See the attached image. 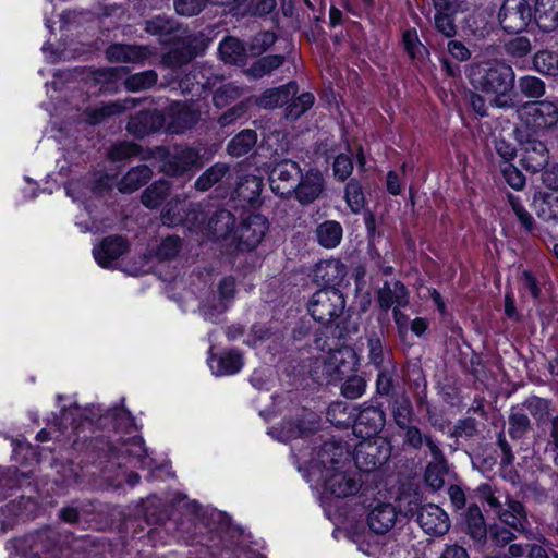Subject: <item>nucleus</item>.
Segmentation results:
<instances>
[{
  "label": "nucleus",
  "instance_id": "41",
  "mask_svg": "<svg viewBox=\"0 0 558 558\" xmlns=\"http://www.w3.org/2000/svg\"><path fill=\"white\" fill-rule=\"evenodd\" d=\"M229 171L230 168L227 163L217 162L213 165L195 181L196 190H209L214 184L220 182L223 178H226L229 174Z\"/></svg>",
  "mask_w": 558,
  "mask_h": 558
},
{
  "label": "nucleus",
  "instance_id": "32",
  "mask_svg": "<svg viewBox=\"0 0 558 558\" xmlns=\"http://www.w3.org/2000/svg\"><path fill=\"white\" fill-rule=\"evenodd\" d=\"M153 175L151 169L146 165H140L130 169L119 181L118 190L121 193H133L146 184Z\"/></svg>",
  "mask_w": 558,
  "mask_h": 558
},
{
  "label": "nucleus",
  "instance_id": "23",
  "mask_svg": "<svg viewBox=\"0 0 558 558\" xmlns=\"http://www.w3.org/2000/svg\"><path fill=\"white\" fill-rule=\"evenodd\" d=\"M151 54L148 46L114 44L107 48L106 56L111 62H142Z\"/></svg>",
  "mask_w": 558,
  "mask_h": 558
},
{
  "label": "nucleus",
  "instance_id": "62",
  "mask_svg": "<svg viewBox=\"0 0 558 558\" xmlns=\"http://www.w3.org/2000/svg\"><path fill=\"white\" fill-rule=\"evenodd\" d=\"M452 15L450 13H435L434 16L435 28L447 38H451L457 34V26Z\"/></svg>",
  "mask_w": 558,
  "mask_h": 558
},
{
  "label": "nucleus",
  "instance_id": "42",
  "mask_svg": "<svg viewBox=\"0 0 558 558\" xmlns=\"http://www.w3.org/2000/svg\"><path fill=\"white\" fill-rule=\"evenodd\" d=\"M392 415L398 427H407L413 416V408L409 397L402 392L392 402Z\"/></svg>",
  "mask_w": 558,
  "mask_h": 558
},
{
  "label": "nucleus",
  "instance_id": "56",
  "mask_svg": "<svg viewBox=\"0 0 558 558\" xmlns=\"http://www.w3.org/2000/svg\"><path fill=\"white\" fill-rule=\"evenodd\" d=\"M515 531L506 525L493 524L488 527L487 539L497 548H504L517 538Z\"/></svg>",
  "mask_w": 558,
  "mask_h": 558
},
{
  "label": "nucleus",
  "instance_id": "51",
  "mask_svg": "<svg viewBox=\"0 0 558 558\" xmlns=\"http://www.w3.org/2000/svg\"><path fill=\"white\" fill-rule=\"evenodd\" d=\"M193 58L194 51L192 47L183 43L170 49L162 57V63L170 68H180L189 63Z\"/></svg>",
  "mask_w": 558,
  "mask_h": 558
},
{
  "label": "nucleus",
  "instance_id": "31",
  "mask_svg": "<svg viewBox=\"0 0 558 558\" xmlns=\"http://www.w3.org/2000/svg\"><path fill=\"white\" fill-rule=\"evenodd\" d=\"M218 292L220 302L214 306L209 307L207 304L202 306L203 316L206 319L214 320L216 318V314H221L227 310V303L233 300L235 294V279L232 277H225L221 279L218 286Z\"/></svg>",
  "mask_w": 558,
  "mask_h": 558
},
{
  "label": "nucleus",
  "instance_id": "10",
  "mask_svg": "<svg viewBox=\"0 0 558 558\" xmlns=\"http://www.w3.org/2000/svg\"><path fill=\"white\" fill-rule=\"evenodd\" d=\"M201 120V110L194 104H171L165 114L166 129L171 134H182Z\"/></svg>",
  "mask_w": 558,
  "mask_h": 558
},
{
  "label": "nucleus",
  "instance_id": "49",
  "mask_svg": "<svg viewBox=\"0 0 558 558\" xmlns=\"http://www.w3.org/2000/svg\"><path fill=\"white\" fill-rule=\"evenodd\" d=\"M475 494L478 500L486 502L488 508L494 511L495 514H497L499 509L505 504L501 499L502 496L500 490L489 483L480 484L475 489Z\"/></svg>",
  "mask_w": 558,
  "mask_h": 558
},
{
  "label": "nucleus",
  "instance_id": "33",
  "mask_svg": "<svg viewBox=\"0 0 558 558\" xmlns=\"http://www.w3.org/2000/svg\"><path fill=\"white\" fill-rule=\"evenodd\" d=\"M219 54L223 62L234 65L245 63L246 48L243 43L235 37H226L219 45Z\"/></svg>",
  "mask_w": 558,
  "mask_h": 558
},
{
  "label": "nucleus",
  "instance_id": "1",
  "mask_svg": "<svg viewBox=\"0 0 558 558\" xmlns=\"http://www.w3.org/2000/svg\"><path fill=\"white\" fill-rule=\"evenodd\" d=\"M473 87L494 95L492 106L499 109H513L517 106L513 92L515 73L511 65L501 61L473 63L469 69Z\"/></svg>",
  "mask_w": 558,
  "mask_h": 558
},
{
  "label": "nucleus",
  "instance_id": "24",
  "mask_svg": "<svg viewBox=\"0 0 558 558\" xmlns=\"http://www.w3.org/2000/svg\"><path fill=\"white\" fill-rule=\"evenodd\" d=\"M432 445V458L425 470V481L434 489L442 487L445 480L444 476L448 471L447 459L438 444Z\"/></svg>",
  "mask_w": 558,
  "mask_h": 558
},
{
  "label": "nucleus",
  "instance_id": "2",
  "mask_svg": "<svg viewBox=\"0 0 558 558\" xmlns=\"http://www.w3.org/2000/svg\"><path fill=\"white\" fill-rule=\"evenodd\" d=\"M345 448L336 441H326L317 453V462L325 470V489L337 498L355 495L361 486L360 474L352 470Z\"/></svg>",
  "mask_w": 558,
  "mask_h": 558
},
{
  "label": "nucleus",
  "instance_id": "21",
  "mask_svg": "<svg viewBox=\"0 0 558 558\" xmlns=\"http://www.w3.org/2000/svg\"><path fill=\"white\" fill-rule=\"evenodd\" d=\"M126 250L128 243L121 235H110L94 247L93 254L96 262L101 267H109L111 263L122 256Z\"/></svg>",
  "mask_w": 558,
  "mask_h": 558
},
{
  "label": "nucleus",
  "instance_id": "3",
  "mask_svg": "<svg viewBox=\"0 0 558 558\" xmlns=\"http://www.w3.org/2000/svg\"><path fill=\"white\" fill-rule=\"evenodd\" d=\"M154 157L160 171L167 175L180 177L202 167L199 151L189 146H175L172 149L157 147Z\"/></svg>",
  "mask_w": 558,
  "mask_h": 558
},
{
  "label": "nucleus",
  "instance_id": "19",
  "mask_svg": "<svg viewBox=\"0 0 558 558\" xmlns=\"http://www.w3.org/2000/svg\"><path fill=\"white\" fill-rule=\"evenodd\" d=\"M348 268L338 258L324 259L318 262L313 269L314 281L329 286L335 289L340 286L347 277Z\"/></svg>",
  "mask_w": 558,
  "mask_h": 558
},
{
  "label": "nucleus",
  "instance_id": "17",
  "mask_svg": "<svg viewBox=\"0 0 558 558\" xmlns=\"http://www.w3.org/2000/svg\"><path fill=\"white\" fill-rule=\"evenodd\" d=\"M548 160L549 150L542 141L527 138L522 144L520 163L526 171L536 173L547 166Z\"/></svg>",
  "mask_w": 558,
  "mask_h": 558
},
{
  "label": "nucleus",
  "instance_id": "48",
  "mask_svg": "<svg viewBox=\"0 0 558 558\" xmlns=\"http://www.w3.org/2000/svg\"><path fill=\"white\" fill-rule=\"evenodd\" d=\"M315 101V97L312 93H303L296 98L292 99L290 102L288 101L284 114L286 118L290 121L298 120L301 116H303L307 110H310Z\"/></svg>",
  "mask_w": 558,
  "mask_h": 558
},
{
  "label": "nucleus",
  "instance_id": "15",
  "mask_svg": "<svg viewBox=\"0 0 558 558\" xmlns=\"http://www.w3.org/2000/svg\"><path fill=\"white\" fill-rule=\"evenodd\" d=\"M417 522L426 534L433 536H441L450 529L448 514L434 504H428L420 508Z\"/></svg>",
  "mask_w": 558,
  "mask_h": 558
},
{
  "label": "nucleus",
  "instance_id": "28",
  "mask_svg": "<svg viewBox=\"0 0 558 558\" xmlns=\"http://www.w3.org/2000/svg\"><path fill=\"white\" fill-rule=\"evenodd\" d=\"M263 182L256 175H244L240 179L234 192L233 199L242 205L255 206L259 202Z\"/></svg>",
  "mask_w": 558,
  "mask_h": 558
},
{
  "label": "nucleus",
  "instance_id": "59",
  "mask_svg": "<svg viewBox=\"0 0 558 558\" xmlns=\"http://www.w3.org/2000/svg\"><path fill=\"white\" fill-rule=\"evenodd\" d=\"M184 203L180 201H171L161 214V221L165 226L173 227L181 223L184 219Z\"/></svg>",
  "mask_w": 558,
  "mask_h": 558
},
{
  "label": "nucleus",
  "instance_id": "13",
  "mask_svg": "<svg viewBox=\"0 0 558 558\" xmlns=\"http://www.w3.org/2000/svg\"><path fill=\"white\" fill-rule=\"evenodd\" d=\"M522 117L535 129H549L558 123V107L548 100L529 101L522 106Z\"/></svg>",
  "mask_w": 558,
  "mask_h": 558
},
{
  "label": "nucleus",
  "instance_id": "64",
  "mask_svg": "<svg viewBox=\"0 0 558 558\" xmlns=\"http://www.w3.org/2000/svg\"><path fill=\"white\" fill-rule=\"evenodd\" d=\"M506 52L514 58H523L531 51L529 38L520 36L511 39L505 46Z\"/></svg>",
  "mask_w": 558,
  "mask_h": 558
},
{
  "label": "nucleus",
  "instance_id": "22",
  "mask_svg": "<svg viewBox=\"0 0 558 558\" xmlns=\"http://www.w3.org/2000/svg\"><path fill=\"white\" fill-rule=\"evenodd\" d=\"M136 102L133 98H128L124 100H116L102 104L101 106L95 108H87L84 111L85 119L92 125L101 124L111 117L119 116L126 109L133 108Z\"/></svg>",
  "mask_w": 558,
  "mask_h": 558
},
{
  "label": "nucleus",
  "instance_id": "8",
  "mask_svg": "<svg viewBox=\"0 0 558 558\" xmlns=\"http://www.w3.org/2000/svg\"><path fill=\"white\" fill-rule=\"evenodd\" d=\"M268 228L269 223L265 216L260 214L247 215L236 229V247L246 251L255 248L263 241Z\"/></svg>",
  "mask_w": 558,
  "mask_h": 558
},
{
  "label": "nucleus",
  "instance_id": "37",
  "mask_svg": "<svg viewBox=\"0 0 558 558\" xmlns=\"http://www.w3.org/2000/svg\"><path fill=\"white\" fill-rule=\"evenodd\" d=\"M286 61L282 54H270L256 60L245 72L248 76L257 80L270 75Z\"/></svg>",
  "mask_w": 558,
  "mask_h": 558
},
{
  "label": "nucleus",
  "instance_id": "45",
  "mask_svg": "<svg viewBox=\"0 0 558 558\" xmlns=\"http://www.w3.org/2000/svg\"><path fill=\"white\" fill-rule=\"evenodd\" d=\"M508 423V433L513 440L522 439L532 428V423L529 416L522 411H517L515 409L511 410Z\"/></svg>",
  "mask_w": 558,
  "mask_h": 558
},
{
  "label": "nucleus",
  "instance_id": "61",
  "mask_svg": "<svg viewBox=\"0 0 558 558\" xmlns=\"http://www.w3.org/2000/svg\"><path fill=\"white\" fill-rule=\"evenodd\" d=\"M208 0H174L175 12L183 16H194L201 13Z\"/></svg>",
  "mask_w": 558,
  "mask_h": 558
},
{
  "label": "nucleus",
  "instance_id": "26",
  "mask_svg": "<svg viewBox=\"0 0 558 558\" xmlns=\"http://www.w3.org/2000/svg\"><path fill=\"white\" fill-rule=\"evenodd\" d=\"M209 366L216 376L233 375L243 367V355L236 349H231L209 359Z\"/></svg>",
  "mask_w": 558,
  "mask_h": 558
},
{
  "label": "nucleus",
  "instance_id": "54",
  "mask_svg": "<svg viewBox=\"0 0 558 558\" xmlns=\"http://www.w3.org/2000/svg\"><path fill=\"white\" fill-rule=\"evenodd\" d=\"M182 248V241L177 235L163 239L155 250V257L160 262L171 260L177 257Z\"/></svg>",
  "mask_w": 558,
  "mask_h": 558
},
{
  "label": "nucleus",
  "instance_id": "7",
  "mask_svg": "<svg viewBox=\"0 0 558 558\" xmlns=\"http://www.w3.org/2000/svg\"><path fill=\"white\" fill-rule=\"evenodd\" d=\"M532 10L526 0H505L498 12V21L507 33L518 34L531 22Z\"/></svg>",
  "mask_w": 558,
  "mask_h": 558
},
{
  "label": "nucleus",
  "instance_id": "12",
  "mask_svg": "<svg viewBox=\"0 0 558 558\" xmlns=\"http://www.w3.org/2000/svg\"><path fill=\"white\" fill-rule=\"evenodd\" d=\"M235 215L225 208L215 210L208 218L203 233L215 241H230L235 244L236 229Z\"/></svg>",
  "mask_w": 558,
  "mask_h": 558
},
{
  "label": "nucleus",
  "instance_id": "27",
  "mask_svg": "<svg viewBox=\"0 0 558 558\" xmlns=\"http://www.w3.org/2000/svg\"><path fill=\"white\" fill-rule=\"evenodd\" d=\"M298 93V85L290 82L286 85L268 88L256 99V105L259 108L272 109L287 104L291 96Z\"/></svg>",
  "mask_w": 558,
  "mask_h": 558
},
{
  "label": "nucleus",
  "instance_id": "39",
  "mask_svg": "<svg viewBox=\"0 0 558 558\" xmlns=\"http://www.w3.org/2000/svg\"><path fill=\"white\" fill-rule=\"evenodd\" d=\"M211 83L207 78L205 81V70L194 68L179 83V87L183 94H199L206 88H210Z\"/></svg>",
  "mask_w": 558,
  "mask_h": 558
},
{
  "label": "nucleus",
  "instance_id": "43",
  "mask_svg": "<svg viewBox=\"0 0 558 558\" xmlns=\"http://www.w3.org/2000/svg\"><path fill=\"white\" fill-rule=\"evenodd\" d=\"M367 349L369 363L375 368H381L387 365V361H391L389 350H385L381 339L375 332L371 333L367 338Z\"/></svg>",
  "mask_w": 558,
  "mask_h": 558
},
{
  "label": "nucleus",
  "instance_id": "4",
  "mask_svg": "<svg viewBox=\"0 0 558 558\" xmlns=\"http://www.w3.org/2000/svg\"><path fill=\"white\" fill-rule=\"evenodd\" d=\"M306 306L314 320L329 325L343 314L345 299L338 289L325 288L313 293Z\"/></svg>",
  "mask_w": 558,
  "mask_h": 558
},
{
  "label": "nucleus",
  "instance_id": "46",
  "mask_svg": "<svg viewBox=\"0 0 558 558\" xmlns=\"http://www.w3.org/2000/svg\"><path fill=\"white\" fill-rule=\"evenodd\" d=\"M157 80L158 74L154 70H147L128 76L124 81V87L129 92L136 93L153 87Z\"/></svg>",
  "mask_w": 558,
  "mask_h": 558
},
{
  "label": "nucleus",
  "instance_id": "11",
  "mask_svg": "<svg viewBox=\"0 0 558 558\" xmlns=\"http://www.w3.org/2000/svg\"><path fill=\"white\" fill-rule=\"evenodd\" d=\"M496 517L504 525L510 527L517 533L525 537L532 535L529 513L522 501L506 495L505 504L499 509Z\"/></svg>",
  "mask_w": 558,
  "mask_h": 558
},
{
  "label": "nucleus",
  "instance_id": "6",
  "mask_svg": "<svg viewBox=\"0 0 558 558\" xmlns=\"http://www.w3.org/2000/svg\"><path fill=\"white\" fill-rule=\"evenodd\" d=\"M357 365L353 349L348 345L329 351L322 363V374L328 383L341 381L349 376Z\"/></svg>",
  "mask_w": 558,
  "mask_h": 558
},
{
  "label": "nucleus",
  "instance_id": "18",
  "mask_svg": "<svg viewBox=\"0 0 558 558\" xmlns=\"http://www.w3.org/2000/svg\"><path fill=\"white\" fill-rule=\"evenodd\" d=\"M325 187L324 177L320 171L311 169L301 177L292 194L302 205H308L316 201Z\"/></svg>",
  "mask_w": 558,
  "mask_h": 558
},
{
  "label": "nucleus",
  "instance_id": "38",
  "mask_svg": "<svg viewBox=\"0 0 558 558\" xmlns=\"http://www.w3.org/2000/svg\"><path fill=\"white\" fill-rule=\"evenodd\" d=\"M126 130L135 137L143 138L156 130L155 114L148 111L137 113L129 120Z\"/></svg>",
  "mask_w": 558,
  "mask_h": 558
},
{
  "label": "nucleus",
  "instance_id": "5",
  "mask_svg": "<svg viewBox=\"0 0 558 558\" xmlns=\"http://www.w3.org/2000/svg\"><path fill=\"white\" fill-rule=\"evenodd\" d=\"M391 454L390 445L383 439H364L354 449L353 459L362 472H372L384 465Z\"/></svg>",
  "mask_w": 558,
  "mask_h": 558
},
{
  "label": "nucleus",
  "instance_id": "53",
  "mask_svg": "<svg viewBox=\"0 0 558 558\" xmlns=\"http://www.w3.org/2000/svg\"><path fill=\"white\" fill-rule=\"evenodd\" d=\"M535 70L542 74L558 75V53L543 50L538 51L533 58Z\"/></svg>",
  "mask_w": 558,
  "mask_h": 558
},
{
  "label": "nucleus",
  "instance_id": "9",
  "mask_svg": "<svg viewBox=\"0 0 558 558\" xmlns=\"http://www.w3.org/2000/svg\"><path fill=\"white\" fill-rule=\"evenodd\" d=\"M301 172L299 163L290 159L276 163L269 173L270 189L277 195L289 197L295 189Z\"/></svg>",
  "mask_w": 558,
  "mask_h": 558
},
{
  "label": "nucleus",
  "instance_id": "57",
  "mask_svg": "<svg viewBox=\"0 0 558 558\" xmlns=\"http://www.w3.org/2000/svg\"><path fill=\"white\" fill-rule=\"evenodd\" d=\"M277 40V35L271 31L259 32L254 35L248 44L252 56H260L266 52Z\"/></svg>",
  "mask_w": 558,
  "mask_h": 558
},
{
  "label": "nucleus",
  "instance_id": "29",
  "mask_svg": "<svg viewBox=\"0 0 558 558\" xmlns=\"http://www.w3.org/2000/svg\"><path fill=\"white\" fill-rule=\"evenodd\" d=\"M534 19L543 32L558 28V0H536Z\"/></svg>",
  "mask_w": 558,
  "mask_h": 558
},
{
  "label": "nucleus",
  "instance_id": "50",
  "mask_svg": "<svg viewBox=\"0 0 558 558\" xmlns=\"http://www.w3.org/2000/svg\"><path fill=\"white\" fill-rule=\"evenodd\" d=\"M518 89L523 97L537 99L545 95L546 85L536 76L525 75L519 77Z\"/></svg>",
  "mask_w": 558,
  "mask_h": 558
},
{
  "label": "nucleus",
  "instance_id": "35",
  "mask_svg": "<svg viewBox=\"0 0 558 558\" xmlns=\"http://www.w3.org/2000/svg\"><path fill=\"white\" fill-rule=\"evenodd\" d=\"M376 392L381 397H396V375L397 366L392 361H387V365L377 368Z\"/></svg>",
  "mask_w": 558,
  "mask_h": 558
},
{
  "label": "nucleus",
  "instance_id": "16",
  "mask_svg": "<svg viewBox=\"0 0 558 558\" xmlns=\"http://www.w3.org/2000/svg\"><path fill=\"white\" fill-rule=\"evenodd\" d=\"M385 422V413L380 408L366 407L359 412L353 424V433L363 439H372L381 432Z\"/></svg>",
  "mask_w": 558,
  "mask_h": 558
},
{
  "label": "nucleus",
  "instance_id": "30",
  "mask_svg": "<svg viewBox=\"0 0 558 558\" xmlns=\"http://www.w3.org/2000/svg\"><path fill=\"white\" fill-rule=\"evenodd\" d=\"M343 228L336 220H325L315 229V240L319 246L331 250L337 247L342 240Z\"/></svg>",
  "mask_w": 558,
  "mask_h": 558
},
{
  "label": "nucleus",
  "instance_id": "40",
  "mask_svg": "<svg viewBox=\"0 0 558 558\" xmlns=\"http://www.w3.org/2000/svg\"><path fill=\"white\" fill-rule=\"evenodd\" d=\"M244 86L230 82L219 86L214 95L213 102L217 108H225L244 95Z\"/></svg>",
  "mask_w": 558,
  "mask_h": 558
},
{
  "label": "nucleus",
  "instance_id": "47",
  "mask_svg": "<svg viewBox=\"0 0 558 558\" xmlns=\"http://www.w3.org/2000/svg\"><path fill=\"white\" fill-rule=\"evenodd\" d=\"M144 29L154 36L165 37L173 34L178 24L173 19L167 17L165 15H157L150 20L145 21Z\"/></svg>",
  "mask_w": 558,
  "mask_h": 558
},
{
  "label": "nucleus",
  "instance_id": "14",
  "mask_svg": "<svg viewBox=\"0 0 558 558\" xmlns=\"http://www.w3.org/2000/svg\"><path fill=\"white\" fill-rule=\"evenodd\" d=\"M399 512L391 502L375 500L368 505L366 523L368 529L378 535H384L396 525Z\"/></svg>",
  "mask_w": 558,
  "mask_h": 558
},
{
  "label": "nucleus",
  "instance_id": "34",
  "mask_svg": "<svg viewBox=\"0 0 558 558\" xmlns=\"http://www.w3.org/2000/svg\"><path fill=\"white\" fill-rule=\"evenodd\" d=\"M257 142V133L246 129L238 133L227 145V151L232 157H242L248 154Z\"/></svg>",
  "mask_w": 558,
  "mask_h": 558
},
{
  "label": "nucleus",
  "instance_id": "63",
  "mask_svg": "<svg viewBox=\"0 0 558 558\" xmlns=\"http://www.w3.org/2000/svg\"><path fill=\"white\" fill-rule=\"evenodd\" d=\"M508 199L512 210L514 211L522 227L525 230L531 231L534 226V219L531 216V214L524 208V206L521 204L518 197L509 195Z\"/></svg>",
  "mask_w": 558,
  "mask_h": 558
},
{
  "label": "nucleus",
  "instance_id": "52",
  "mask_svg": "<svg viewBox=\"0 0 558 558\" xmlns=\"http://www.w3.org/2000/svg\"><path fill=\"white\" fill-rule=\"evenodd\" d=\"M400 428L404 430V445H408L415 450H420L423 445H426L429 449V452L432 453V445H429V441L430 444H437V441L430 435L423 434L417 426L410 424H408L407 427Z\"/></svg>",
  "mask_w": 558,
  "mask_h": 558
},
{
  "label": "nucleus",
  "instance_id": "44",
  "mask_svg": "<svg viewBox=\"0 0 558 558\" xmlns=\"http://www.w3.org/2000/svg\"><path fill=\"white\" fill-rule=\"evenodd\" d=\"M550 400L537 396H531L523 402V407L529 411L538 425L550 418Z\"/></svg>",
  "mask_w": 558,
  "mask_h": 558
},
{
  "label": "nucleus",
  "instance_id": "36",
  "mask_svg": "<svg viewBox=\"0 0 558 558\" xmlns=\"http://www.w3.org/2000/svg\"><path fill=\"white\" fill-rule=\"evenodd\" d=\"M170 183L167 180H158L149 185L141 195L143 205L147 208H157L169 196Z\"/></svg>",
  "mask_w": 558,
  "mask_h": 558
},
{
  "label": "nucleus",
  "instance_id": "20",
  "mask_svg": "<svg viewBox=\"0 0 558 558\" xmlns=\"http://www.w3.org/2000/svg\"><path fill=\"white\" fill-rule=\"evenodd\" d=\"M409 298L408 289L399 280L393 282L385 281L377 292V303L386 312L389 308L405 307L409 304Z\"/></svg>",
  "mask_w": 558,
  "mask_h": 558
},
{
  "label": "nucleus",
  "instance_id": "25",
  "mask_svg": "<svg viewBox=\"0 0 558 558\" xmlns=\"http://www.w3.org/2000/svg\"><path fill=\"white\" fill-rule=\"evenodd\" d=\"M465 533L476 545L484 546L487 542L488 529L484 515L476 504H472L468 507L465 513Z\"/></svg>",
  "mask_w": 558,
  "mask_h": 558
},
{
  "label": "nucleus",
  "instance_id": "58",
  "mask_svg": "<svg viewBox=\"0 0 558 558\" xmlns=\"http://www.w3.org/2000/svg\"><path fill=\"white\" fill-rule=\"evenodd\" d=\"M347 379L341 386V393L347 399L360 398L366 389V380L359 375L345 376Z\"/></svg>",
  "mask_w": 558,
  "mask_h": 558
},
{
  "label": "nucleus",
  "instance_id": "60",
  "mask_svg": "<svg viewBox=\"0 0 558 558\" xmlns=\"http://www.w3.org/2000/svg\"><path fill=\"white\" fill-rule=\"evenodd\" d=\"M141 153V147L132 142H120L113 145L109 151L110 159L122 161L135 157Z\"/></svg>",
  "mask_w": 558,
  "mask_h": 558
},
{
  "label": "nucleus",
  "instance_id": "55",
  "mask_svg": "<svg viewBox=\"0 0 558 558\" xmlns=\"http://www.w3.org/2000/svg\"><path fill=\"white\" fill-rule=\"evenodd\" d=\"M345 201L354 214H360L365 206L362 186L355 179L350 180L345 185Z\"/></svg>",
  "mask_w": 558,
  "mask_h": 558
}]
</instances>
